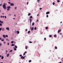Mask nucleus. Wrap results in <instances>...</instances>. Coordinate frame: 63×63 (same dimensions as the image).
Wrapping results in <instances>:
<instances>
[{
    "label": "nucleus",
    "instance_id": "obj_1",
    "mask_svg": "<svg viewBox=\"0 0 63 63\" xmlns=\"http://www.w3.org/2000/svg\"><path fill=\"white\" fill-rule=\"evenodd\" d=\"M6 3H4V4L3 5V8H4V10L7 9V8L6 7Z\"/></svg>",
    "mask_w": 63,
    "mask_h": 63
},
{
    "label": "nucleus",
    "instance_id": "obj_2",
    "mask_svg": "<svg viewBox=\"0 0 63 63\" xmlns=\"http://www.w3.org/2000/svg\"><path fill=\"white\" fill-rule=\"evenodd\" d=\"M7 11H10V9L11 8V6H7Z\"/></svg>",
    "mask_w": 63,
    "mask_h": 63
},
{
    "label": "nucleus",
    "instance_id": "obj_3",
    "mask_svg": "<svg viewBox=\"0 0 63 63\" xmlns=\"http://www.w3.org/2000/svg\"><path fill=\"white\" fill-rule=\"evenodd\" d=\"M10 6H14V4L13 3H11L10 4Z\"/></svg>",
    "mask_w": 63,
    "mask_h": 63
},
{
    "label": "nucleus",
    "instance_id": "obj_4",
    "mask_svg": "<svg viewBox=\"0 0 63 63\" xmlns=\"http://www.w3.org/2000/svg\"><path fill=\"white\" fill-rule=\"evenodd\" d=\"M21 58L22 59H24V57L23 56L21 57Z\"/></svg>",
    "mask_w": 63,
    "mask_h": 63
},
{
    "label": "nucleus",
    "instance_id": "obj_5",
    "mask_svg": "<svg viewBox=\"0 0 63 63\" xmlns=\"http://www.w3.org/2000/svg\"><path fill=\"white\" fill-rule=\"evenodd\" d=\"M10 56V54H8L7 55V57H9Z\"/></svg>",
    "mask_w": 63,
    "mask_h": 63
},
{
    "label": "nucleus",
    "instance_id": "obj_6",
    "mask_svg": "<svg viewBox=\"0 0 63 63\" xmlns=\"http://www.w3.org/2000/svg\"><path fill=\"white\" fill-rule=\"evenodd\" d=\"M61 30H58V33H59L60 32H61Z\"/></svg>",
    "mask_w": 63,
    "mask_h": 63
},
{
    "label": "nucleus",
    "instance_id": "obj_7",
    "mask_svg": "<svg viewBox=\"0 0 63 63\" xmlns=\"http://www.w3.org/2000/svg\"><path fill=\"white\" fill-rule=\"evenodd\" d=\"M6 29L8 31H9V27L6 28Z\"/></svg>",
    "mask_w": 63,
    "mask_h": 63
},
{
    "label": "nucleus",
    "instance_id": "obj_8",
    "mask_svg": "<svg viewBox=\"0 0 63 63\" xmlns=\"http://www.w3.org/2000/svg\"><path fill=\"white\" fill-rule=\"evenodd\" d=\"M49 13H50L49 12H47L46 13V14L47 15V14H49Z\"/></svg>",
    "mask_w": 63,
    "mask_h": 63
},
{
    "label": "nucleus",
    "instance_id": "obj_9",
    "mask_svg": "<svg viewBox=\"0 0 63 63\" xmlns=\"http://www.w3.org/2000/svg\"><path fill=\"white\" fill-rule=\"evenodd\" d=\"M1 30L2 31H4V30H5V29L4 28H1Z\"/></svg>",
    "mask_w": 63,
    "mask_h": 63
},
{
    "label": "nucleus",
    "instance_id": "obj_10",
    "mask_svg": "<svg viewBox=\"0 0 63 63\" xmlns=\"http://www.w3.org/2000/svg\"><path fill=\"white\" fill-rule=\"evenodd\" d=\"M0 23H3V21H1V20H0Z\"/></svg>",
    "mask_w": 63,
    "mask_h": 63
},
{
    "label": "nucleus",
    "instance_id": "obj_11",
    "mask_svg": "<svg viewBox=\"0 0 63 63\" xmlns=\"http://www.w3.org/2000/svg\"><path fill=\"white\" fill-rule=\"evenodd\" d=\"M34 30V28L33 27H32L31 28V30L32 31H33Z\"/></svg>",
    "mask_w": 63,
    "mask_h": 63
},
{
    "label": "nucleus",
    "instance_id": "obj_12",
    "mask_svg": "<svg viewBox=\"0 0 63 63\" xmlns=\"http://www.w3.org/2000/svg\"><path fill=\"white\" fill-rule=\"evenodd\" d=\"M3 37L4 38H6V35L4 34L3 35Z\"/></svg>",
    "mask_w": 63,
    "mask_h": 63
},
{
    "label": "nucleus",
    "instance_id": "obj_13",
    "mask_svg": "<svg viewBox=\"0 0 63 63\" xmlns=\"http://www.w3.org/2000/svg\"><path fill=\"white\" fill-rule=\"evenodd\" d=\"M13 48L14 49V50H16V49L15 48V47H14Z\"/></svg>",
    "mask_w": 63,
    "mask_h": 63
},
{
    "label": "nucleus",
    "instance_id": "obj_14",
    "mask_svg": "<svg viewBox=\"0 0 63 63\" xmlns=\"http://www.w3.org/2000/svg\"><path fill=\"white\" fill-rule=\"evenodd\" d=\"M1 41H2V42H4V39H2L1 40Z\"/></svg>",
    "mask_w": 63,
    "mask_h": 63
},
{
    "label": "nucleus",
    "instance_id": "obj_15",
    "mask_svg": "<svg viewBox=\"0 0 63 63\" xmlns=\"http://www.w3.org/2000/svg\"><path fill=\"white\" fill-rule=\"evenodd\" d=\"M1 59H4V56H2L1 57Z\"/></svg>",
    "mask_w": 63,
    "mask_h": 63
},
{
    "label": "nucleus",
    "instance_id": "obj_16",
    "mask_svg": "<svg viewBox=\"0 0 63 63\" xmlns=\"http://www.w3.org/2000/svg\"><path fill=\"white\" fill-rule=\"evenodd\" d=\"M34 22H33L32 24V26H34Z\"/></svg>",
    "mask_w": 63,
    "mask_h": 63
},
{
    "label": "nucleus",
    "instance_id": "obj_17",
    "mask_svg": "<svg viewBox=\"0 0 63 63\" xmlns=\"http://www.w3.org/2000/svg\"><path fill=\"white\" fill-rule=\"evenodd\" d=\"M40 0H37V2L38 3H39L40 2Z\"/></svg>",
    "mask_w": 63,
    "mask_h": 63
},
{
    "label": "nucleus",
    "instance_id": "obj_18",
    "mask_svg": "<svg viewBox=\"0 0 63 63\" xmlns=\"http://www.w3.org/2000/svg\"><path fill=\"white\" fill-rule=\"evenodd\" d=\"M11 46H12H12H15V45L13 44H12L11 45Z\"/></svg>",
    "mask_w": 63,
    "mask_h": 63
},
{
    "label": "nucleus",
    "instance_id": "obj_19",
    "mask_svg": "<svg viewBox=\"0 0 63 63\" xmlns=\"http://www.w3.org/2000/svg\"><path fill=\"white\" fill-rule=\"evenodd\" d=\"M15 47L16 48H17V46H15Z\"/></svg>",
    "mask_w": 63,
    "mask_h": 63
},
{
    "label": "nucleus",
    "instance_id": "obj_20",
    "mask_svg": "<svg viewBox=\"0 0 63 63\" xmlns=\"http://www.w3.org/2000/svg\"><path fill=\"white\" fill-rule=\"evenodd\" d=\"M29 20L30 21V23H31V19H30Z\"/></svg>",
    "mask_w": 63,
    "mask_h": 63
},
{
    "label": "nucleus",
    "instance_id": "obj_21",
    "mask_svg": "<svg viewBox=\"0 0 63 63\" xmlns=\"http://www.w3.org/2000/svg\"><path fill=\"white\" fill-rule=\"evenodd\" d=\"M30 15H31V14L29 13L28 14V16H29Z\"/></svg>",
    "mask_w": 63,
    "mask_h": 63
},
{
    "label": "nucleus",
    "instance_id": "obj_22",
    "mask_svg": "<svg viewBox=\"0 0 63 63\" xmlns=\"http://www.w3.org/2000/svg\"><path fill=\"white\" fill-rule=\"evenodd\" d=\"M32 61H31V60H30L29 61V62H31Z\"/></svg>",
    "mask_w": 63,
    "mask_h": 63
},
{
    "label": "nucleus",
    "instance_id": "obj_23",
    "mask_svg": "<svg viewBox=\"0 0 63 63\" xmlns=\"http://www.w3.org/2000/svg\"><path fill=\"white\" fill-rule=\"evenodd\" d=\"M46 29L47 30V29H48V27H46Z\"/></svg>",
    "mask_w": 63,
    "mask_h": 63
},
{
    "label": "nucleus",
    "instance_id": "obj_24",
    "mask_svg": "<svg viewBox=\"0 0 63 63\" xmlns=\"http://www.w3.org/2000/svg\"><path fill=\"white\" fill-rule=\"evenodd\" d=\"M34 30H36L37 29V28L36 27H35V28H34Z\"/></svg>",
    "mask_w": 63,
    "mask_h": 63
},
{
    "label": "nucleus",
    "instance_id": "obj_25",
    "mask_svg": "<svg viewBox=\"0 0 63 63\" xmlns=\"http://www.w3.org/2000/svg\"><path fill=\"white\" fill-rule=\"evenodd\" d=\"M27 47H28L27 46H26V47H25V49H27Z\"/></svg>",
    "mask_w": 63,
    "mask_h": 63
},
{
    "label": "nucleus",
    "instance_id": "obj_26",
    "mask_svg": "<svg viewBox=\"0 0 63 63\" xmlns=\"http://www.w3.org/2000/svg\"><path fill=\"white\" fill-rule=\"evenodd\" d=\"M17 34H19V32L18 31H17Z\"/></svg>",
    "mask_w": 63,
    "mask_h": 63
},
{
    "label": "nucleus",
    "instance_id": "obj_27",
    "mask_svg": "<svg viewBox=\"0 0 63 63\" xmlns=\"http://www.w3.org/2000/svg\"><path fill=\"white\" fill-rule=\"evenodd\" d=\"M53 5H55V3H54V2H53Z\"/></svg>",
    "mask_w": 63,
    "mask_h": 63
},
{
    "label": "nucleus",
    "instance_id": "obj_28",
    "mask_svg": "<svg viewBox=\"0 0 63 63\" xmlns=\"http://www.w3.org/2000/svg\"><path fill=\"white\" fill-rule=\"evenodd\" d=\"M6 40V41H9V40L8 39H7Z\"/></svg>",
    "mask_w": 63,
    "mask_h": 63
},
{
    "label": "nucleus",
    "instance_id": "obj_29",
    "mask_svg": "<svg viewBox=\"0 0 63 63\" xmlns=\"http://www.w3.org/2000/svg\"><path fill=\"white\" fill-rule=\"evenodd\" d=\"M57 2H58V3H59V2H60V0H57Z\"/></svg>",
    "mask_w": 63,
    "mask_h": 63
},
{
    "label": "nucleus",
    "instance_id": "obj_30",
    "mask_svg": "<svg viewBox=\"0 0 63 63\" xmlns=\"http://www.w3.org/2000/svg\"><path fill=\"white\" fill-rule=\"evenodd\" d=\"M49 37H52V35H49Z\"/></svg>",
    "mask_w": 63,
    "mask_h": 63
},
{
    "label": "nucleus",
    "instance_id": "obj_31",
    "mask_svg": "<svg viewBox=\"0 0 63 63\" xmlns=\"http://www.w3.org/2000/svg\"><path fill=\"white\" fill-rule=\"evenodd\" d=\"M30 18H32V16H31L30 17Z\"/></svg>",
    "mask_w": 63,
    "mask_h": 63
},
{
    "label": "nucleus",
    "instance_id": "obj_32",
    "mask_svg": "<svg viewBox=\"0 0 63 63\" xmlns=\"http://www.w3.org/2000/svg\"><path fill=\"white\" fill-rule=\"evenodd\" d=\"M30 33V31H29L28 32V33Z\"/></svg>",
    "mask_w": 63,
    "mask_h": 63
},
{
    "label": "nucleus",
    "instance_id": "obj_33",
    "mask_svg": "<svg viewBox=\"0 0 63 63\" xmlns=\"http://www.w3.org/2000/svg\"><path fill=\"white\" fill-rule=\"evenodd\" d=\"M11 43H14V41H12L11 42Z\"/></svg>",
    "mask_w": 63,
    "mask_h": 63
},
{
    "label": "nucleus",
    "instance_id": "obj_34",
    "mask_svg": "<svg viewBox=\"0 0 63 63\" xmlns=\"http://www.w3.org/2000/svg\"><path fill=\"white\" fill-rule=\"evenodd\" d=\"M54 37H56L57 36L56 35H54Z\"/></svg>",
    "mask_w": 63,
    "mask_h": 63
},
{
    "label": "nucleus",
    "instance_id": "obj_35",
    "mask_svg": "<svg viewBox=\"0 0 63 63\" xmlns=\"http://www.w3.org/2000/svg\"><path fill=\"white\" fill-rule=\"evenodd\" d=\"M55 49H57V47H55Z\"/></svg>",
    "mask_w": 63,
    "mask_h": 63
},
{
    "label": "nucleus",
    "instance_id": "obj_36",
    "mask_svg": "<svg viewBox=\"0 0 63 63\" xmlns=\"http://www.w3.org/2000/svg\"><path fill=\"white\" fill-rule=\"evenodd\" d=\"M17 9V7H16L15 8V10H16Z\"/></svg>",
    "mask_w": 63,
    "mask_h": 63
},
{
    "label": "nucleus",
    "instance_id": "obj_37",
    "mask_svg": "<svg viewBox=\"0 0 63 63\" xmlns=\"http://www.w3.org/2000/svg\"><path fill=\"white\" fill-rule=\"evenodd\" d=\"M2 46V44L0 43V46Z\"/></svg>",
    "mask_w": 63,
    "mask_h": 63
},
{
    "label": "nucleus",
    "instance_id": "obj_38",
    "mask_svg": "<svg viewBox=\"0 0 63 63\" xmlns=\"http://www.w3.org/2000/svg\"><path fill=\"white\" fill-rule=\"evenodd\" d=\"M60 35H62V33H60Z\"/></svg>",
    "mask_w": 63,
    "mask_h": 63
},
{
    "label": "nucleus",
    "instance_id": "obj_39",
    "mask_svg": "<svg viewBox=\"0 0 63 63\" xmlns=\"http://www.w3.org/2000/svg\"><path fill=\"white\" fill-rule=\"evenodd\" d=\"M44 40H46V38H44Z\"/></svg>",
    "mask_w": 63,
    "mask_h": 63
},
{
    "label": "nucleus",
    "instance_id": "obj_40",
    "mask_svg": "<svg viewBox=\"0 0 63 63\" xmlns=\"http://www.w3.org/2000/svg\"><path fill=\"white\" fill-rule=\"evenodd\" d=\"M47 17H48V16L47 15Z\"/></svg>",
    "mask_w": 63,
    "mask_h": 63
},
{
    "label": "nucleus",
    "instance_id": "obj_41",
    "mask_svg": "<svg viewBox=\"0 0 63 63\" xmlns=\"http://www.w3.org/2000/svg\"><path fill=\"white\" fill-rule=\"evenodd\" d=\"M0 26H2V24L0 23Z\"/></svg>",
    "mask_w": 63,
    "mask_h": 63
},
{
    "label": "nucleus",
    "instance_id": "obj_42",
    "mask_svg": "<svg viewBox=\"0 0 63 63\" xmlns=\"http://www.w3.org/2000/svg\"><path fill=\"white\" fill-rule=\"evenodd\" d=\"M32 43V42L31 41H30L29 42V43Z\"/></svg>",
    "mask_w": 63,
    "mask_h": 63
},
{
    "label": "nucleus",
    "instance_id": "obj_43",
    "mask_svg": "<svg viewBox=\"0 0 63 63\" xmlns=\"http://www.w3.org/2000/svg\"><path fill=\"white\" fill-rule=\"evenodd\" d=\"M2 40V38L0 37V40Z\"/></svg>",
    "mask_w": 63,
    "mask_h": 63
},
{
    "label": "nucleus",
    "instance_id": "obj_44",
    "mask_svg": "<svg viewBox=\"0 0 63 63\" xmlns=\"http://www.w3.org/2000/svg\"><path fill=\"white\" fill-rule=\"evenodd\" d=\"M29 3V2H27V5H28V3Z\"/></svg>",
    "mask_w": 63,
    "mask_h": 63
},
{
    "label": "nucleus",
    "instance_id": "obj_45",
    "mask_svg": "<svg viewBox=\"0 0 63 63\" xmlns=\"http://www.w3.org/2000/svg\"><path fill=\"white\" fill-rule=\"evenodd\" d=\"M8 3H9V4H11V2H8Z\"/></svg>",
    "mask_w": 63,
    "mask_h": 63
},
{
    "label": "nucleus",
    "instance_id": "obj_46",
    "mask_svg": "<svg viewBox=\"0 0 63 63\" xmlns=\"http://www.w3.org/2000/svg\"><path fill=\"white\" fill-rule=\"evenodd\" d=\"M6 37H8V36L7 35H6Z\"/></svg>",
    "mask_w": 63,
    "mask_h": 63
},
{
    "label": "nucleus",
    "instance_id": "obj_47",
    "mask_svg": "<svg viewBox=\"0 0 63 63\" xmlns=\"http://www.w3.org/2000/svg\"><path fill=\"white\" fill-rule=\"evenodd\" d=\"M38 21H39V20H37L36 22H38Z\"/></svg>",
    "mask_w": 63,
    "mask_h": 63
},
{
    "label": "nucleus",
    "instance_id": "obj_48",
    "mask_svg": "<svg viewBox=\"0 0 63 63\" xmlns=\"http://www.w3.org/2000/svg\"><path fill=\"white\" fill-rule=\"evenodd\" d=\"M12 50H10V52H12Z\"/></svg>",
    "mask_w": 63,
    "mask_h": 63
},
{
    "label": "nucleus",
    "instance_id": "obj_49",
    "mask_svg": "<svg viewBox=\"0 0 63 63\" xmlns=\"http://www.w3.org/2000/svg\"><path fill=\"white\" fill-rule=\"evenodd\" d=\"M20 56L21 57H22V55H20Z\"/></svg>",
    "mask_w": 63,
    "mask_h": 63
},
{
    "label": "nucleus",
    "instance_id": "obj_50",
    "mask_svg": "<svg viewBox=\"0 0 63 63\" xmlns=\"http://www.w3.org/2000/svg\"><path fill=\"white\" fill-rule=\"evenodd\" d=\"M2 30V28H0V31H1Z\"/></svg>",
    "mask_w": 63,
    "mask_h": 63
},
{
    "label": "nucleus",
    "instance_id": "obj_51",
    "mask_svg": "<svg viewBox=\"0 0 63 63\" xmlns=\"http://www.w3.org/2000/svg\"><path fill=\"white\" fill-rule=\"evenodd\" d=\"M24 53H27V52L25 51L24 52Z\"/></svg>",
    "mask_w": 63,
    "mask_h": 63
},
{
    "label": "nucleus",
    "instance_id": "obj_52",
    "mask_svg": "<svg viewBox=\"0 0 63 63\" xmlns=\"http://www.w3.org/2000/svg\"><path fill=\"white\" fill-rule=\"evenodd\" d=\"M25 55V53H24L23 54V55Z\"/></svg>",
    "mask_w": 63,
    "mask_h": 63
},
{
    "label": "nucleus",
    "instance_id": "obj_53",
    "mask_svg": "<svg viewBox=\"0 0 63 63\" xmlns=\"http://www.w3.org/2000/svg\"><path fill=\"white\" fill-rule=\"evenodd\" d=\"M2 57V56L1 55H0V58H1V57Z\"/></svg>",
    "mask_w": 63,
    "mask_h": 63
},
{
    "label": "nucleus",
    "instance_id": "obj_54",
    "mask_svg": "<svg viewBox=\"0 0 63 63\" xmlns=\"http://www.w3.org/2000/svg\"><path fill=\"white\" fill-rule=\"evenodd\" d=\"M26 31H27V29H26Z\"/></svg>",
    "mask_w": 63,
    "mask_h": 63
},
{
    "label": "nucleus",
    "instance_id": "obj_55",
    "mask_svg": "<svg viewBox=\"0 0 63 63\" xmlns=\"http://www.w3.org/2000/svg\"><path fill=\"white\" fill-rule=\"evenodd\" d=\"M39 16V14H37V16Z\"/></svg>",
    "mask_w": 63,
    "mask_h": 63
},
{
    "label": "nucleus",
    "instance_id": "obj_56",
    "mask_svg": "<svg viewBox=\"0 0 63 63\" xmlns=\"http://www.w3.org/2000/svg\"><path fill=\"white\" fill-rule=\"evenodd\" d=\"M9 45V43H8V45Z\"/></svg>",
    "mask_w": 63,
    "mask_h": 63
},
{
    "label": "nucleus",
    "instance_id": "obj_57",
    "mask_svg": "<svg viewBox=\"0 0 63 63\" xmlns=\"http://www.w3.org/2000/svg\"><path fill=\"white\" fill-rule=\"evenodd\" d=\"M42 9V8H40V10H41V9Z\"/></svg>",
    "mask_w": 63,
    "mask_h": 63
},
{
    "label": "nucleus",
    "instance_id": "obj_58",
    "mask_svg": "<svg viewBox=\"0 0 63 63\" xmlns=\"http://www.w3.org/2000/svg\"><path fill=\"white\" fill-rule=\"evenodd\" d=\"M5 18H6V16H5Z\"/></svg>",
    "mask_w": 63,
    "mask_h": 63
},
{
    "label": "nucleus",
    "instance_id": "obj_59",
    "mask_svg": "<svg viewBox=\"0 0 63 63\" xmlns=\"http://www.w3.org/2000/svg\"><path fill=\"white\" fill-rule=\"evenodd\" d=\"M4 16H2V17H3V18H4Z\"/></svg>",
    "mask_w": 63,
    "mask_h": 63
},
{
    "label": "nucleus",
    "instance_id": "obj_60",
    "mask_svg": "<svg viewBox=\"0 0 63 63\" xmlns=\"http://www.w3.org/2000/svg\"><path fill=\"white\" fill-rule=\"evenodd\" d=\"M3 17V16H1V18H2Z\"/></svg>",
    "mask_w": 63,
    "mask_h": 63
},
{
    "label": "nucleus",
    "instance_id": "obj_61",
    "mask_svg": "<svg viewBox=\"0 0 63 63\" xmlns=\"http://www.w3.org/2000/svg\"><path fill=\"white\" fill-rule=\"evenodd\" d=\"M1 5H2V4H0V6H1Z\"/></svg>",
    "mask_w": 63,
    "mask_h": 63
},
{
    "label": "nucleus",
    "instance_id": "obj_62",
    "mask_svg": "<svg viewBox=\"0 0 63 63\" xmlns=\"http://www.w3.org/2000/svg\"><path fill=\"white\" fill-rule=\"evenodd\" d=\"M25 57H26V56H25L24 57V58H25Z\"/></svg>",
    "mask_w": 63,
    "mask_h": 63
},
{
    "label": "nucleus",
    "instance_id": "obj_63",
    "mask_svg": "<svg viewBox=\"0 0 63 63\" xmlns=\"http://www.w3.org/2000/svg\"><path fill=\"white\" fill-rule=\"evenodd\" d=\"M14 16H16V15H14Z\"/></svg>",
    "mask_w": 63,
    "mask_h": 63
},
{
    "label": "nucleus",
    "instance_id": "obj_64",
    "mask_svg": "<svg viewBox=\"0 0 63 63\" xmlns=\"http://www.w3.org/2000/svg\"><path fill=\"white\" fill-rule=\"evenodd\" d=\"M59 63H62V62H61Z\"/></svg>",
    "mask_w": 63,
    "mask_h": 63
}]
</instances>
